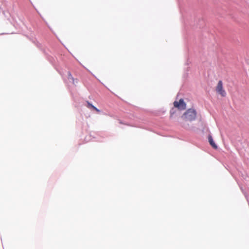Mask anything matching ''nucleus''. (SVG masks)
Returning <instances> with one entry per match:
<instances>
[{
  "label": "nucleus",
  "mask_w": 249,
  "mask_h": 249,
  "mask_svg": "<svg viewBox=\"0 0 249 249\" xmlns=\"http://www.w3.org/2000/svg\"><path fill=\"white\" fill-rule=\"evenodd\" d=\"M196 117V112L193 108L187 109L181 116L180 121V125L185 128L189 126V122L195 120Z\"/></svg>",
  "instance_id": "nucleus-1"
},
{
  "label": "nucleus",
  "mask_w": 249,
  "mask_h": 249,
  "mask_svg": "<svg viewBox=\"0 0 249 249\" xmlns=\"http://www.w3.org/2000/svg\"><path fill=\"white\" fill-rule=\"evenodd\" d=\"M208 140H209V142L210 144L214 149H216L217 148V146L213 142V139L212 136L209 135L208 136Z\"/></svg>",
  "instance_id": "nucleus-4"
},
{
  "label": "nucleus",
  "mask_w": 249,
  "mask_h": 249,
  "mask_svg": "<svg viewBox=\"0 0 249 249\" xmlns=\"http://www.w3.org/2000/svg\"><path fill=\"white\" fill-rule=\"evenodd\" d=\"M215 90L216 92L220 94L222 97L226 96V92L223 88V83L221 80L218 81L215 88Z\"/></svg>",
  "instance_id": "nucleus-2"
},
{
  "label": "nucleus",
  "mask_w": 249,
  "mask_h": 249,
  "mask_svg": "<svg viewBox=\"0 0 249 249\" xmlns=\"http://www.w3.org/2000/svg\"><path fill=\"white\" fill-rule=\"evenodd\" d=\"M88 105L87 107L89 108H91L95 110L97 112L99 113L100 112V110L97 108L93 106L91 104H90L89 102H87Z\"/></svg>",
  "instance_id": "nucleus-5"
},
{
  "label": "nucleus",
  "mask_w": 249,
  "mask_h": 249,
  "mask_svg": "<svg viewBox=\"0 0 249 249\" xmlns=\"http://www.w3.org/2000/svg\"><path fill=\"white\" fill-rule=\"evenodd\" d=\"M174 106L180 110L186 108V104L182 99H180L179 101H175Z\"/></svg>",
  "instance_id": "nucleus-3"
}]
</instances>
